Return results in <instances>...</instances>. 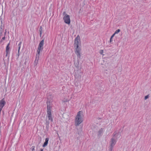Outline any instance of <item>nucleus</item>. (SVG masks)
<instances>
[{"instance_id":"obj_1","label":"nucleus","mask_w":151,"mask_h":151,"mask_svg":"<svg viewBox=\"0 0 151 151\" xmlns=\"http://www.w3.org/2000/svg\"><path fill=\"white\" fill-rule=\"evenodd\" d=\"M83 112L82 111H80L77 113L76 116L75 120V125L77 126L83 122Z\"/></svg>"},{"instance_id":"obj_2","label":"nucleus","mask_w":151,"mask_h":151,"mask_svg":"<svg viewBox=\"0 0 151 151\" xmlns=\"http://www.w3.org/2000/svg\"><path fill=\"white\" fill-rule=\"evenodd\" d=\"M47 116L48 117L49 120L52 122L53 120L51 112L50 106V104H47Z\"/></svg>"},{"instance_id":"obj_3","label":"nucleus","mask_w":151,"mask_h":151,"mask_svg":"<svg viewBox=\"0 0 151 151\" xmlns=\"http://www.w3.org/2000/svg\"><path fill=\"white\" fill-rule=\"evenodd\" d=\"M44 40H42L40 42L39 47L37 50V56L38 57V55H40V52L41 50H42L43 49V46L44 44Z\"/></svg>"},{"instance_id":"obj_4","label":"nucleus","mask_w":151,"mask_h":151,"mask_svg":"<svg viewBox=\"0 0 151 151\" xmlns=\"http://www.w3.org/2000/svg\"><path fill=\"white\" fill-rule=\"evenodd\" d=\"M65 23L67 24H69L70 23V19L69 16L67 14H66L63 18Z\"/></svg>"},{"instance_id":"obj_5","label":"nucleus","mask_w":151,"mask_h":151,"mask_svg":"<svg viewBox=\"0 0 151 151\" xmlns=\"http://www.w3.org/2000/svg\"><path fill=\"white\" fill-rule=\"evenodd\" d=\"M80 42V37L78 36L77 37L75 38V40L74 44L76 46V47L79 46V45Z\"/></svg>"},{"instance_id":"obj_6","label":"nucleus","mask_w":151,"mask_h":151,"mask_svg":"<svg viewBox=\"0 0 151 151\" xmlns=\"http://www.w3.org/2000/svg\"><path fill=\"white\" fill-rule=\"evenodd\" d=\"M116 142V141L115 139L114 138H112L111 139L110 142V146L114 147L115 145Z\"/></svg>"},{"instance_id":"obj_7","label":"nucleus","mask_w":151,"mask_h":151,"mask_svg":"<svg viewBox=\"0 0 151 151\" xmlns=\"http://www.w3.org/2000/svg\"><path fill=\"white\" fill-rule=\"evenodd\" d=\"M114 136L116 139L120 138L121 136V133L120 132H118V133H114Z\"/></svg>"},{"instance_id":"obj_8","label":"nucleus","mask_w":151,"mask_h":151,"mask_svg":"<svg viewBox=\"0 0 151 151\" xmlns=\"http://www.w3.org/2000/svg\"><path fill=\"white\" fill-rule=\"evenodd\" d=\"M104 128H101L99 129L98 132V135L99 137H100L101 136L102 134Z\"/></svg>"},{"instance_id":"obj_9","label":"nucleus","mask_w":151,"mask_h":151,"mask_svg":"<svg viewBox=\"0 0 151 151\" xmlns=\"http://www.w3.org/2000/svg\"><path fill=\"white\" fill-rule=\"evenodd\" d=\"M39 55H39L38 56V57L37 56V54H36V59L34 61V64H35V65H37L38 63V59H39Z\"/></svg>"},{"instance_id":"obj_10","label":"nucleus","mask_w":151,"mask_h":151,"mask_svg":"<svg viewBox=\"0 0 151 151\" xmlns=\"http://www.w3.org/2000/svg\"><path fill=\"white\" fill-rule=\"evenodd\" d=\"M48 140H49V138H46L45 139V142L44 143V144L43 145V147H45L48 144Z\"/></svg>"},{"instance_id":"obj_11","label":"nucleus","mask_w":151,"mask_h":151,"mask_svg":"<svg viewBox=\"0 0 151 151\" xmlns=\"http://www.w3.org/2000/svg\"><path fill=\"white\" fill-rule=\"evenodd\" d=\"M9 43L7 45V46L6 47V56H7V54L9 52Z\"/></svg>"},{"instance_id":"obj_12","label":"nucleus","mask_w":151,"mask_h":151,"mask_svg":"<svg viewBox=\"0 0 151 151\" xmlns=\"http://www.w3.org/2000/svg\"><path fill=\"white\" fill-rule=\"evenodd\" d=\"M74 63L75 66L77 68H79V60H77V62H74Z\"/></svg>"},{"instance_id":"obj_13","label":"nucleus","mask_w":151,"mask_h":151,"mask_svg":"<svg viewBox=\"0 0 151 151\" xmlns=\"http://www.w3.org/2000/svg\"><path fill=\"white\" fill-rule=\"evenodd\" d=\"M76 48L75 52H80L81 51V48L79 47V46H77V47H76Z\"/></svg>"},{"instance_id":"obj_14","label":"nucleus","mask_w":151,"mask_h":151,"mask_svg":"<svg viewBox=\"0 0 151 151\" xmlns=\"http://www.w3.org/2000/svg\"><path fill=\"white\" fill-rule=\"evenodd\" d=\"M77 56L80 59L81 58V55L80 52H75Z\"/></svg>"},{"instance_id":"obj_15","label":"nucleus","mask_w":151,"mask_h":151,"mask_svg":"<svg viewBox=\"0 0 151 151\" xmlns=\"http://www.w3.org/2000/svg\"><path fill=\"white\" fill-rule=\"evenodd\" d=\"M21 42H20L19 43L18 45V48H19L18 50V57L19 56V50H20V47H21L20 45H21Z\"/></svg>"},{"instance_id":"obj_16","label":"nucleus","mask_w":151,"mask_h":151,"mask_svg":"<svg viewBox=\"0 0 151 151\" xmlns=\"http://www.w3.org/2000/svg\"><path fill=\"white\" fill-rule=\"evenodd\" d=\"M116 76L115 75H114L113 76V77L111 78V80L113 81H115L116 80Z\"/></svg>"},{"instance_id":"obj_17","label":"nucleus","mask_w":151,"mask_h":151,"mask_svg":"<svg viewBox=\"0 0 151 151\" xmlns=\"http://www.w3.org/2000/svg\"><path fill=\"white\" fill-rule=\"evenodd\" d=\"M46 127L48 128L49 127V122L47 120L46 122Z\"/></svg>"},{"instance_id":"obj_18","label":"nucleus","mask_w":151,"mask_h":151,"mask_svg":"<svg viewBox=\"0 0 151 151\" xmlns=\"http://www.w3.org/2000/svg\"><path fill=\"white\" fill-rule=\"evenodd\" d=\"M113 147L110 146L109 151H112L113 149Z\"/></svg>"},{"instance_id":"obj_19","label":"nucleus","mask_w":151,"mask_h":151,"mask_svg":"<svg viewBox=\"0 0 151 151\" xmlns=\"http://www.w3.org/2000/svg\"><path fill=\"white\" fill-rule=\"evenodd\" d=\"M3 30L2 29V28L1 27H0V35H1L3 32Z\"/></svg>"},{"instance_id":"obj_20","label":"nucleus","mask_w":151,"mask_h":151,"mask_svg":"<svg viewBox=\"0 0 151 151\" xmlns=\"http://www.w3.org/2000/svg\"><path fill=\"white\" fill-rule=\"evenodd\" d=\"M29 58H27L25 60V62L24 63V64L25 65L26 64V63L27 62H28V61H29Z\"/></svg>"},{"instance_id":"obj_21","label":"nucleus","mask_w":151,"mask_h":151,"mask_svg":"<svg viewBox=\"0 0 151 151\" xmlns=\"http://www.w3.org/2000/svg\"><path fill=\"white\" fill-rule=\"evenodd\" d=\"M120 31V29H118L117 30H116L115 32L114 33L115 34H117Z\"/></svg>"},{"instance_id":"obj_22","label":"nucleus","mask_w":151,"mask_h":151,"mask_svg":"<svg viewBox=\"0 0 151 151\" xmlns=\"http://www.w3.org/2000/svg\"><path fill=\"white\" fill-rule=\"evenodd\" d=\"M149 97V95H147L145 96V99L146 100Z\"/></svg>"},{"instance_id":"obj_23","label":"nucleus","mask_w":151,"mask_h":151,"mask_svg":"<svg viewBox=\"0 0 151 151\" xmlns=\"http://www.w3.org/2000/svg\"><path fill=\"white\" fill-rule=\"evenodd\" d=\"M32 151H34L35 150V147H32Z\"/></svg>"},{"instance_id":"obj_24","label":"nucleus","mask_w":151,"mask_h":151,"mask_svg":"<svg viewBox=\"0 0 151 151\" xmlns=\"http://www.w3.org/2000/svg\"><path fill=\"white\" fill-rule=\"evenodd\" d=\"M103 50H100V53L101 54H103Z\"/></svg>"},{"instance_id":"obj_25","label":"nucleus","mask_w":151,"mask_h":151,"mask_svg":"<svg viewBox=\"0 0 151 151\" xmlns=\"http://www.w3.org/2000/svg\"><path fill=\"white\" fill-rule=\"evenodd\" d=\"M40 31H41V32H42V27H40Z\"/></svg>"},{"instance_id":"obj_26","label":"nucleus","mask_w":151,"mask_h":151,"mask_svg":"<svg viewBox=\"0 0 151 151\" xmlns=\"http://www.w3.org/2000/svg\"><path fill=\"white\" fill-rule=\"evenodd\" d=\"M115 33H114L112 36H111V38H113V37H114V36L115 35Z\"/></svg>"},{"instance_id":"obj_27","label":"nucleus","mask_w":151,"mask_h":151,"mask_svg":"<svg viewBox=\"0 0 151 151\" xmlns=\"http://www.w3.org/2000/svg\"><path fill=\"white\" fill-rule=\"evenodd\" d=\"M40 37H41V35H42V32H41V31H40Z\"/></svg>"},{"instance_id":"obj_28","label":"nucleus","mask_w":151,"mask_h":151,"mask_svg":"<svg viewBox=\"0 0 151 151\" xmlns=\"http://www.w3.org/2000/svg\"><path fill=\"white\" fill-rule=\"evenodd\" d=\"M5 39V37H3L2 39V40H4Z\"/></svg>"},{"instance_id":"obj_29","label":"nucleus","mask_w":151,"mask_h":151,"mask_svg":"<svg viewBox=\"0 0 151 151\" xmlns=\"http://www.w3.org/2000/svg\"><path fill=\"white\" fill-rule=\"evenodd\" d=\"M112 38H111V37L110 39V42H111V41H111V40H112Z\"/></svg>"},{"instance_id":"obj_30","label":"nucleus","mask_w":151,"mask_h":151,"mask_svg":"<svg viewBox=\"0 0 151 151\" xmlns=\"http://www.w3.org/2000/svg\"><path fill=\"white\" fill-rule=\"evenodd\" d=\"M102 67H103V68H104V67H105V65L104 64H103L102 66Z\"/></svg>"},{"instance_id":"obj_31","label":"nucleus","mask_w":151,"mask_h":151,"mask_svg":"<svg viewBox=\"0 0 151 151\" xmlns=\"http://www.w3.org/2000/svg\"><path fill=\"white\" fill-rule=\"evenodd\" d=\"M63 15H65V14H66V13H65V12H63Z\"/></svg>"},{"instance_id":"obj_32","label":"nucleus","mask_w":151,"mask_h":151,"mask_svg":"<svg viewBox=\"0 0 151 151\" xmlns=\"http://www.w3.org/2000/svg\"><path fill=\"white\" fill-rule=\"evenodd\" d=\"M3 40H2V39L1 40V41H0V43L1 44L2 43V42H3Z\"/></svg>"},{"instance_id":"obj_33","label":"nucleus","mask_w":151,"mask_h":151,"mask_svg":"<svg viewBox=\"0 0 151 151\" xmlns=\"http://www.w3.org/2000/svg\"><path fill=\"white\" fill-rule=\"evenodd\" d=\"M40 151H43V149H40Z\"/></svg>"},{"instance_id":"obj_34","label":"nucleus","mask_w":151,"mask_h":151,"mask_svg":"<svg viewBox=\"0 0 151 151\" xmlns=\"http://www.w3.org/2000/svg\"><path fill=\"white\" fill-rule=\"evenodd\" d=\"M104 64L103 63H101V65H103Z\"/></svg>"}]
</instances>
